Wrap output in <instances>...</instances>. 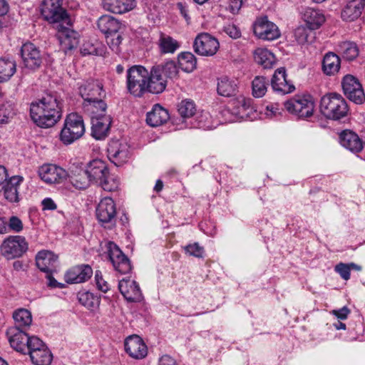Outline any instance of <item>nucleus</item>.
Wrapping results in <instances>:
<instances>
[{"label": "nucleus", "instance_id": "nucleus-53", "mask_svg": "<svg viewBox=\"0 0 365 365\" xmlns=\"http://www.w3.org/2000/svg\"><path fill=\"white\" fill-rule=\"evenodd\" d=\"M185 250L189 255L198 258L202 257L204 252L203 247H200L197 242L185 246Z\"/></svg>", "mask_w": 365, "mask_h": 365}, {"label": "nucleus", "instance_id": "nucleus-8", "mask_svg": "<svg viewBox=\"0 0 365 365\" xmlns=\"http://www.w3.org/2000/svg\"><path fill=\"white\" fill-rule=\"evenodd\" d=\"M0 250L7 259L20 257L27 251L28 243L22 236H9L3 241Z\"/></svg>", "mask_w": 365, "mask_h": 365}, {"label": "nucleus", "instance_id": "nucleus-5", "mask_svg": "<svg viewBox=\"0 0 365 365\" xmlns=\"http://www.w3.org/2000/svg\"><path fill=\"white\" fill-rule=\"evenodd\" d=\"M148 71L142 66H133L127 71V88L135 96L140 97L146 91Z\"/></svg>", "mask_w": 365, "mask_h": 365}, {"label": "nucleus", "instance_id": "nucleus-37", "mask_svg": "<svg viewBox=\"0 0 365 365\" xmlns=\"http://www.w3.org/2000/svg\"><path fill=\"white\" fill-rule=\"evenodd\" d=\"M13 318L15 322L14 327L21 330L26 329L32 322L31 314L26 309H19L15 311L13 314Z\"/></svg>", "mask_w": 365, "mask_h": 365}, {"label": "nucleus", "instance_id": "nucleus-55", "mask_svg": "<svg viewBox=\"0 0 365 365\" xmlns=\"http://www.w3.org/2000/svg\"><path fill=\"white\" fill-rule=\"evenodd\" d=\"M95 279H96L97 288L100 291H101L103 292H107L109 290L110 287L108 286V284L103 278L101 271H99V270L96 271Z\"/></svg>", "mask_w": 365, "mask_h": 365}, {"label": "nucleus", "instance_id": "nucleus-47", "mask_svg": "<svg viewBox=\"0 0 365 365\" xmlns=\"http://www.w3.org/2000/svg\"><path fill=\"white\" fill-rule=\"evenodd\" d=\"M105 191L113 192L116 190L119 186V181L110 175L109 171L105 175V178H102L98 183Z\"/></svg>", "mask_w": 365, "mask_h": 365}, {"label": "nucleus", "instance_id": "nucleus-61", "mask_svg": "<svg viewBox=\"0 0 365 365\" xmlns=\"http://www.w3.org/2000/svg\"><path fill=\"white\" fill-rule=\"evenodd\" d=\"M177 9L180 11L182 16L187 21L190 20L188 15V6L185 2H178L176 4Z\"/></svg>", "mask_w": 365, "mask_h": 365}, {"label": "nucleus", "instance_id": "nucleus-33", "mask_svg": "<svg viewBox=\"0 0 365 365\" xmlns=\"http://www.w3.org/2000/svg\"><path fill=\"white\" fill-rule=\"evenodd\" d=\"M69 179L73 186L79 190L86 189L92 182L86 168H76L72 170Z\"/></svg>", "mask_w": 365, "mask_h": 365}, {"label": "nucleus", "instance_id": "nucleus-46", "mask_svg": "<svg viewBox=\"0 0 365 365\" xmlns=\"http://www.w3.org/2000/svg\"><path fill=\"white\" fill-rule=\"evenodd\" d=\"M178 108L179 114L184 118L192 117L196 112L195 105L194 102L190 100L182 101Z\"/></svg>", "mask_w": 365, "mask_h": 365}, {"label": "nucleus", "instance_id": "nucleus-48", "mask_svg": "<svg viewBox=\"0 0 365 365\" xmlns=\"http://www.w3.org/2000/svg\"><path fill=\"white\" fill-rule=\"evenodd\" d=\"M160 46L163 53H173L179 47L178 41L170 36L161 37Z\"/></svg>", "mask_w": 365, "mask_h": 365}, {"label": "nucleus", "instance_id": "nucleus-58", "mask_svg": "<svg viewBox=\"0 0 365 365\" xmlns=\"http://www.w3.org/2000/svg\"><path fill=\"white\" fill-rule=\"evenodd\" d=\"M224 31L232 38H237L241 36L240 30L234 24L225 26Z\"/></svg>", "mask_w": 365, "mask_h": 365}, {"label": "nucleus", "instance_id": "nucleus-51", "mask_svg": "<svg viewBox=\"0 0 365 365\" xmlns=\"http://www.w3.org/2000/svg\"><path fill=\"white\" fill-rule=\"evenodd\" d=\"M45 346L46 344L38 337L35 336H30L27 341L26 354L30 355V353L32 351L39 350L40 349L43 348Z\"/></svg>", "mask_w": 365, "mask_h": 365}, {"label": "nucleus", "instance_id": "nucleus-4", "mask_svg": "<svg viewBox=\"0 0 365 365\" xmlns=\"http://www.w3.org/2000/svg\"><path fill=\"white\" fill-rule=\"evenodd\" d=\"M85 133V125L81 115L76 113L68 114L60 133L61 140L66 145L79 139Z\"/></svg>", "mask_w": 365, "mask_h": 365}, {"label": "nucleus", "instance_id": "nucleus-64", "mask_svg": "<svg viewBox=\"0 0 365 365\" xmlns=\"http://www.w3.org/2000/svg\"><path fill=\"white\" fill-rule=\"evenodd\" d=\"M7 171L4 166L0 165V192L4 187V184L8 181L7 180Z\"/></svg>", "mask_w": 365, "mask_h": 365}, {"label": "nucleus", "instance_id": "nucleus-26", "mask_svg": "<svg viewBox=\"0 0 365 365\" xmlns=\"http://www.w3.org/2000/svg\"><path fill=\"white\" fill-rule=\"evenodd\" d=\"M57 256L48 250H41L36 256L37 267L45 273L53 272L56 269Z\"/></svg>", "mask_w": 365, "mask_h": 365}, {"label": "nucleus", "instance_id": "nucleus-59", "mask_svg": "<svg viewBox=\"0 0 365 365\" xmlns=\"http://www.w3.org/2000/svg\"><path fill=\"white\" fill-rule=\"evenodd\" d=\"M331 313L338 319L344 320L347 318L349 314L350 313V310L346 307H344L341 309L337 310H332Z\"/></svg>", "mask_w": 365, "mask_h": 365}, {"label": "nucleus", "instance_id": "nucleus-52", "mask_svg": "<svg viewBox=\"0 0 365 365\" xmlns=\"http://www.w3.org/2000/svg\"><path fill=\"white\" fill-rule=\"evenodd\" d=\"M101 49H100L98 44H94L91 42H85L81 48V53L83 56L86 55H101Z\"/></svg>", "mask_w": 365, "mask_h": 365}, {"label": "nucleus", "instance_id": "nucleus-7", "mask_svg": "<svg viewBox=\"0 0 365 365\" xmlns=\"http://www.w3.org/2000/svg\"><path fill=\"white\" fill-rule=\"evenodd\" d=\"M285 109L299 118H307L313 115L314 102L309 96H295L284 103Z\"/></svg>", "mask_w": 365, "mask_h": 365}, {"label": "nucleus", "instance_id": "nucleus-57", "mask_svg": "<svg viewBox=\"0 0 365 365\" xmlns=\"http://www.w3.org/2000/svg\"><path fill=\"white\" fill-rule=\"evenodd\" d=\"M13 114V108L11 104L6 103L2 104L0 107V116H3L4 118L0 120L1 123H7V119Z\"/></svg>", "mask_w": 365, "mask_h": 365}, {"label": "nucleus", "instance_id": "nucleus-28", "mask_svg": "<svg viewBox=\"0 0 365 365\" xmlns=\"http://www.w3.org/2000/svg\"><path fill=\"white\" fill-rule=\"evenodd\" d=\"M339 138L341 145L352 153L360 152L364 144L358 135L351 130L343 131Z\"/></svg>", "mask_w": 365, "mask_h": 365}, {"label": "nucleus", "instance_id": "nucleus-63", "mask_svg": "<svg viewBox=\"0 0 365 365\" xmlns=\"http://www.w3.org/2000/svg\"><path fill=\"white\" fill-rule=\"evenodd\" d=\"M159 365H177V363L173 357L165 354L160 358Z\"/></svg>", "mask_w": 365, "mask_h": 365}, {"label": "nucleus", "instance_id": "nucleus-41", "mask_svg": "<svg viewBox=\"0 0 365 365\" xmlns=\"http://www.w3.org/2000/svg\"><path fill=\"white\" fill-rule=\"evenodd\" d=\"M178 60L179 67L185 72L190 73L196 68L197 58L190 52L181 53Z\"/></svg>", "mask_w": 365, "mask_h": 365}, {"label": "nucleus", "instance_id": "nucleus-42", "mask_svg": "<svg viewBox=\"0 0 365 365\" xmlns=\"http://www.w3.org/2000/svg\"><path fill=\"white\" fill-rule=\"evenodd\" d=\"M83 108L86 111L89 112L91 118L94 115H104L107 109L106 103L101 98L91 102L83 103Z\"/></svg>", "mask_w": 365, "mask_h": 365}, {"label": "nucleus", "instance_id": "nucleus-45", "mask_svg": "<svg viewBox=\"0 0 365 365\" xmlns=\"http://www.w3.org/2000/svg\"><path fill=\"white\" fill-rule=\"evenodd\" d=\"M160 68V72L165 78H175L178 76L179 70L177 63L174 61H169L164 64L157 65Z\"/></svg>", "mask_w": 365, "mask_h": 365}, {"label": "nucleus", "instance_id": "nucleus-50", "mask_svg": "<svg viewBox=\"0 0 365 365\" xmlns=\"http://www.w3.org/2000/svg\"><path fill=\"white\" fill-rule=\"evenodd\" d=\"M312 34L310 28L299 26L294 31V36L299 44H304L308 42V38Z\"/></svg>", "mask_w": 365, "mask_h": 365}, {"label": "nucleus", "instance_id": "nucleus-17", "mask_svg": "<svg viewBox=\"0 0 365 365\" xmlns=\"http://www.w3.org/2000/svg\"><path fill=\"white\" fill-rule=\"evenodd\" d=\"M124 345L126 353L133 359H141L147 356V346L138 335H132L127 337Z\"/></svg>", "mask_w": 365, "mask_h": 365}, {"label": "nucleus", "instance_id": "nucleus-19", "mask_svg": "<svg viewBox=\"0 0 365 365\" xmlns=\"http://www.w3.org/2000/svg\"><path fill=\"white\" fill-rule=\"evenodd\" d=\"M112 123L110 115H94L91 117V134L96 140L105 138L110 130Z\"/></svg>", "mask_w": 365, "mask_h": 365}, {"label": "nucleus", "instance_id": "nucleus-36", "mask_svg": "<svg viewBox=\"0 0 365 365\" xmlns=\"http://www.w3.org/2000/svg\"><path fill=\"white\" fill-rule=\"evenodd\" d=\"M255 61L264 68H272L275 63L274 56L266 48H257L254 53Z\"/></svg>", "mask_w": 365, "mask_h": 365}, {"label": "nucleus", "instance_id": "nucleus-60", "mask_svg": "<svg viewBox=\"0 0 365 365\" xmlns=\"http://www.w3.org/2000/svg\"><path fill=\"white\" fill-rule=\"evenodd\" d=\"M46 277L48 279V286L51 288H63L65 284L63 283L58 282L54 277L52 276V272L46 273Z\"/></svg>", "mask_w": 365, "mask_h": 365}, {"label": "nucleus", "instance_id": "nucleus-24", "mask_svg": "<svg viewBox=\"0 0 365 365\" xmlns=\"http://www.w3.org/2000/svg\"><path fill=\"white\" fill-rule=\"evenodd\" d=\"M108 156L116 166H120L127 162L129 158L128 147L126 144L113 142L108 148Z\"/></svg>", "mask_w": 365, "mask_h": 365}, {"label": "nucleus", "instance_id": "nucleus-14", "mask_svg": "<svg viewBox=\"0 0 365 365\" xmlns=\"http://www.w3.org/2000/svg\"><path fill=\"white\" fill-rule=\"evenodd\" d=\"M71 24H59L56 25V37L61 48L66 52L77 47L79 43L78 34L71 29Z\"/></svg>", "mask_w": 365, "mask_h": 365}, {"label": "nucleus", "instance_id": "nucleus-23", "mask_svg": "<svg viewBox=\"0 0 365 365\" xmlns=\"http://www.w3.org/2000/svg\"><path fill=\"white\" fill-rule=\"evenodd\" d=\"M11 346L16 351L26 354V348L29 336L24 331L15 327H10L6 331Z\"/></svg>", "mask_w": 365, "mask_h": 365}, {"label": "nucleus", "instance_id": "nucleus-16", "mask_svg": "<svg viewBox=\"0 0 365 365\" xmlns=\"http://www.w3.org/2000/svg\"><path fill=\"white\" fill-rule=\"evenodd\" d=\"M41 180L48 184L62 182L68 176L67 172L53 164L42 165L38 170Z\"/></svg>", "mask_w": 365, "mask_h": 365}, {"label": "nucleus", "instance_id": "nucleus-13", "mask_svg": "<svg viewBox=\"0 0 365 365\" xmlns=\"http://www.w3.org/2000/svg\"><path fill=\"white\" fill-rule=\"evenodd\" d=\"M21 56L24 66L31 70L36 71L43 63L41 51L37 46L31 42H26L21 46Z\"/></svg>", "mask_w": 365, "mask_h": 365}, {"label": "nucleus", "instance_id": "nucleus-49", "mask_svg": "<svg viewBox=\"0 0 365 365\" xmlns=\"http://www.w3.org/2000/svg\"><path fill=\"white\" fill-rule=\"evenodd\" d=\"M78 301L82 305L88 309L94 308L98 304V298L88 292L79 293Z\"/></svg>", "mask_w": 365, "mask_h": 365}, {"label": "nucleus", "instance_id": "nucleus-40", "mask_svg": "<svg viewBox=\"0 0 365 365\" xmlns=\"http://www.w3.org/2000/svg\"><path fill=\"white\" fill-rule=\"evenodd\" d=\"M29 356L34 365H49L52 361V354L46 346L32 351Z\"/></svg>", "mask_w": 365, "mask_h": 365}, {"label": "nucleus", "instance_id": "nucleus-30", "mask_svg": "<svg viewBox=\"0 0 365 365\" xmlns=\"http://www.w3.org/2000/svg\"><path fill=\"white\" fill-rule=\"evenodd\" d=\"M169 118L168 110L159 104H156L152 110L147 113L146 123L151 127H158L165 123Z\"/></svg>", "mask_w": 365, "mask_h": 365}, {"label": "nucleus", "instance_id": "nucleus-10", "mask_svg": "<svg viewBox=\"0 0 365 365\" xmlns=\"http://www.w3.org/2000/svg\"><path fill=\"white\" fill-rule=\"evenodd\" d=\"M107 252L109 259L114 269L122 274L131 271L132 267L130 259L125 256L120 248L113 242L107 243Z\"/></svg>", "mask_w": 365, "mask_h": 365}, {"label": "nucleus", "instance_id": "nucleus-22", "mask_svg": "<svg viewBox=\"0 0 365 365\" xmlns=\"http://www.w3.org/2000/svg\"><path fill=\"white\" fill-rule=\"evenodd\" d=\"M93 274L92 268L87 264H81L71 268L65 274V281L68 284L81 283L88 280Z\"/></svg>", "mask_w": 365, "mask_h": 365}, {"label": "nucleus", "instance_id": "nucleus-54", "mask_svg": "<svg viewBox=\"0 0 365 365\" xmlns=\"http://www.w3.org/2000/svg\"><path fill=\"white\" fill-rule=\"evenodd\" d=\"M334 270L341 276L343 279H349L351 269L350 265H349V264L340 262L335 266Z\"/></svg>", "mask_w": 365, "mask_h": 365}, {"label": "nucleus", "instance_id": "nucleus-18", "mask_svg": "<svg viewBox=\"0 0 365 365\" xmlns=\"http://www.w3.org/2000/svg\"><path fill=\"white\" fill-rule=\"evenodd\" d=\"M159 66H153L148 71V78L146 81V91L158 94L163 92L167 86V80L160 72Z\"/></svg>", "mask_w": 365, "mask_h": 365}, {"label": "nucleus", "instance_id": "nucleus-62", "mask_svg": "<svg viewBox=\"0 0 365 365\" xmlns=\"http://www.w3.org/2000/svg\"><path fill=\"white\" fill-rule=\"evenodd\" d=\"M43 210H54L57 208V206L54 201L49 197L43 200L42 202Z\"/></svg>", "mask_w": 365, "mask_h": 365}, {"label": "nucleus", "instance_id": "nucleus-39", "mask_svg": "<svg viewBox=\"0 0 365 365\" xmlns=\"http://www.w3.org/2000/svg\"><path fill=\"white\" fill-rule=\"evenodd\" d=\"M16 65L14 60L1 58H0V83L9 81L15 73Z\"/></svg>", "mask_w": 365, "mask_h": 365}, {"label": "nucleus", "instance_id": "nucleus-6", "mask_svg": "<svg viewBox=\"0 0 365 365\" xmlns=\"http://www.w3.org/2000/svg\"><path fill=\"white\" fill-rule=\"evenodd\" d=\"M41 13L43 18L50 24L69 25L70 19L62 6V0H43Z\"/></svg>", "mask_w": 365, "mask_h": 365}, {"label": "nucleus", "instance_id": "nucleus-9", "mask_svg": "<svg viewBox=\"0 0 365 365\" xmlns=\"http://www.w3.org/2000/svg\"><path fill=\"white\" fill-rule=\"evenodd\" d=\"M344 95L356 104H361L365 101V93L359 80L354 76L346 75L341 81Z\"/></svg>", "mask_w": 365, "mask_h": 365}, {"label": "nucleus", "instance_id": "nucleus-12", "mask_svg": "<svg viewBox=\"0 0 365 365\" xmlns=\"http://www.w3.org/2000/svg\"><path fill=\"white\" fill-rule=\"evenodd\" d=\"M252 27L255 35L260 39L273 41L280 36L277 26L269 21L267 16L257 19Z\"/></svg>", "mask_w": 365, "mask_h": 365}, {"label": "nucleus", "instance_id": "nucleus-43", "mask_svg": "<svg viewBox=\"0 0 365 365\" xmlns=\"http://www.w3.org/2000/svg\"><path fill=\"white\" fill-rule=\"evenodd\" d=\"M305 21L310 29H318L325 21L324 15L319 11L308 9L304 14Z\"/></svg>", "mask_w": 365, "mask_h": 365}, {"label": "nucleus", "instance_id": "nucleus-25", "mask_svg": "<svg viewBox=\"0 0 365 365\" xmlns=\"http://www.w3.org/2000/svg\"><path fill=\"white\" fill-rule=\"evenodd\" d=\"M271 85L275 91L282 93L283 94L289 93L294 90V86L287 80L286 70L284 67L279 68L275 71Z\"/></svg>", "mask_w": 365, "mask_h": 365}, {"label": "nucleus", "instance_id": "nucleus-20", "mask_svg": "<svg viewBox=\"0 0 365 365\" xmlns=\"http://www.w3.org/2000/svg\"><path fill=\"white\" fill-rule=\"evenodd\" d=\"M79 93L84 102L100 99L105 96L102 84L96 80L87 81L79 88Z\"/></svg>", "mask_w": 365, "mask_h": 365}, {"label": "nucleus", "instance_id": "nucleus-3", "mask_svg": "<svg viewBox=\"0 0 365 365\" xmlns=\"http://www.w3.org/2000/svg\"><path fill=\"white\" fill-rule=\"evenodd\" d=\"M97 26L105 34L109 47L115 53H119L121 51L120 45L123 39L120 32L122 24L112 16L103 15L98 19Z\"/></svg>", "mask_w": 365, "mask_h": 365}, {"label": "nucleus", "instance_id": "nucleus-38", "mask_svg": "<svg viewBox=\"0 0 365 365\" xmlns=\"http://www.w3.org/2000/svg\"><path fill=\"white\" fill-rule=\"evenodd\" d=\"M237 90V85L235 81L227 77H222L218 79L217 91L219 95L230 97L235 95Z\"/></svg>", "mask_w": 365, "mask_h": 365}, {"label": "nucleus", "instance_id": "nucleus-32", "mask_svg": "<svg viewBox=\"0 0 365 365\" xmlns=\"http://www.w3.org/2000/svg\"><path fill=\"white\" fill-rule=\"evenodd\" d=\"M24 178L21 176L16 175L11 177L4 185V197L11 202H19L18 188Z\"/></svg>", "mask_w": 365, "mask_h": 365}, {"label": "nucleus", "instance_id": "nucleus-44", "mask_svg": "<svg viewBox=\"0 0 365 365\" xmlns=\"http://www.w3.org/2000/svg\"><path fill=\"white\" fill-rule=\"evenodd\" d=\"M268 81L263 76H256L252 81V94L256 98H261L266 93Z\"/></svg>", "mask_w": 365, "mask_h": 365}, {"label": "nucleus", "instance_id": "nucleus-56", "mask_svg": "<svg viewBox=\"0 0 365 365\" xmlns=\"http://www.w3.org/2000/svg\"><path fill=\"white\" fill-rule=\"evenodd\" d=\"M7 227L16 232H20L24 226L21 220L18 217L11 216L7 222Z\"/></svg>", "mask_w": 365, "mask_h": 365}, {"label": "nucleus", "instance_id": "nucleus-35", "mask_svg": "<svg viewBox=\"0 0 365 365\" xmlns=\"http://www.w3.org/2000/svg\"><path fill=\"white\" fill-rule=\"evenodd\" d=\"M338 52L344 59L351 61L359 56V48L355 42L344 41L339 44Z\"/></svg>", "mask_w": 365, "mask_h": 365}, {"label": "nucleus", "instance_id": "nucleus-21", "mask_svg": "<svg viewBox=\"0 0 365 365\" xmlns=\"http://www.w3.org/2000/svg\"><path fill=\"white\" fill-rule=\"evenodd\" d=\"M118 289L127 301L140 302L143 299L139 285L134 280L121 279L118 283Z\"/></svg>", "mask_w": 365, "mask_h": 365}, {"label": "nucleus", "instance_id": "nucleus-1", "mask_svg": "<svg viewBox=\"0 0 365 365\" xmlns=\"http://www.w3.org/2000/svg\"><path fill=\"white\" fill-rule=\"evenodd\" d=\"M33 121L41 128L53 126L61 118V108L56 96L47 94L30 106Z\"/></svg>", "mask_w": 365, "mask_h": 365}, {"label": "nucleus", "instance_id": "nucleus-34", "mask_svg": "<svg viewBox=\"0 0 365 365\" xmlns=\"http://www.w3.org/2000/svg\"><path fill=\"white\" fill-rule=\"evenodd\" d=\"M341 59L338 55L333 52L325 54L322 61V71L327 76H332L338 73L340 68Z\"/></svg>", "mask_w": 365, "mask_h": 365}, {"label": "nucleus", "instance_id": "nucleus-29", "mask_svg": "<svg viewBox=\"0 0 365 365\" xmlns=\"http://www.w3.org/2000/svg\"><path fill=\"white\" fill-rule=\"evenodd\" d=\"M86 170L91 182L96 184L102 178H105V175L109 171L106 163L100 159L90 161Z\"/></svg>", "mask_w": 365, "mask_h": 365}, {"label": "nucleus", "instance_id": "nucleus-11", "mask_svg": "<svg viewBox=\"0 0 365 365\" xmlns=\"http://www.w3.org/2000/svg\"><path fill=\"white\" fill-rule=\"evenodd\" d=\"M220 43L216 38L208 33H200L195 38L193 48L196 53L211 56L216 53Z\"/></svg>", "mask_w": 365, "mask_h": 365}, {"label": "nucleus", "instance_id": "nucleus-27", "mask_svg": "<svg viewBox=\"0 0 365 365\" xmlns=\"http://www.w3.org/2000/svg\"><path fill=\"white\" fill-rule=\"evenodd\" d=\"M103 8L113 14L128 12L136 6L135 0H103Z\"/></svg>", "mask_w": 365, "mask_h": 365}, {"label": "nucleus", "instance_id": "nucleus-15", "mask_svg": "<svg viewBox=\"0 0 365 365\" xmlns=\"http://www.w3.org/2000/svg\"><path fill=\"white\" fill-rule=\"evenodd\" d=\"M96 216L102 224H114L116 216V207L111 197L103 198L96 207Z\"/></svg>", "mask_w": 365, "mask_h": 365}, {"label": "nucleus", "instance_id": "nucleus-2", "mask_svg": "<svg viewBox=\"0 0 365 365\" xmlns=\"http://www.w3.org/2000/svg\"><path fill=\"white\" fill-rule=\"evenodd\" d=\"M319 110L327 119L339 120L347 116L349 107L346 100L336 93L323 96L320 100Z\"/></svg>", "mask_w": 365, "mask_h": 365}, {"label": "nucleus", "instance_id": "nucleus-31", "mask_svg": "<svg viewBox=\"0 0 365 365\" xmlns=\"http://www.w3.org/2000/svg\"><path fill=\"white\" fill-rule=\"evenodd\" d=\"M365 6V0L350 1L341 11V18L346 21H353L361 14Z\"/></svg>", "mask_w": 365, "mask_h": 365}]
</instances>
